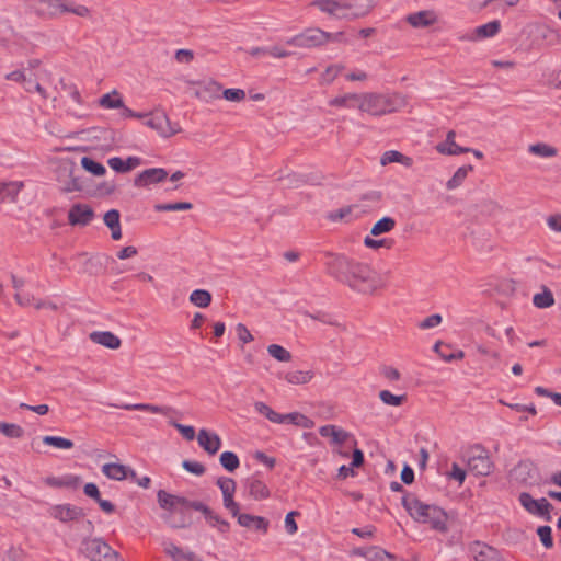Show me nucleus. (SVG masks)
Here are the masks:
<instances>
[{"instance_id": "obj_1", "label": "nucleus", "mask_w": 561, "mask_h": 561, "mask_svg": "<svg viewBox=\"0 0 561 561\" xmlns=\"http://www.w3.org/2000/svg\"><path fill=\"white\" fill-rule=\"evenodd\" d=\"M325 273L351 289L362 294H374L382 287L378 274L368 265L344 254L324 253Z\"/></svg>"}, {"instance_id": "obj_2", "label": "nucleus", "mask_w": 561, "mask_h": 561, "mask_svg": "<svg viewBox=\"0 0 561 561\" xmlns=\"http://www.w3.org/2000/svg\"><path fill=\"white\" fill-rule=\"evenodd\" d=\"M402 505L415 522L430 524L433 529L439 533L448 530L447 514L440 507L425 504L411 493L402 497Z\"/></svg>"}, {"instance_id": "obj_3", "label": "nucleus", "mask_w": 561, "mask_h": 561, "mask_svg": "<svg viewBox=\"0 0 561 561\" xmlns=\"http://www.w3.org/2000/svg\"><path fill=\"white\" fill-rule=\"evenodd\" d=\"M81 551L91 561H118L119 553L102 538H84Z\"/></svg>"}, {"instance_id": "obj_4", "label": "nucleus", "mask_w": 561, "mask_h": 561, "mask_svg": "<svg viewBox=\"0 0 561 561\" xmlns=\"http://www.w3.org/2000/svg\"><path fill=\"white\" fill-rule=\"evenodd\" d=\"M359 110L379 116L396 110L391 98L377 93H359Z\"/></svg>"}, {"instance_id": "obj_5", "label": "nucleus", "mask_w": 561, "mask_h": 561, "mask_svg": "<svg viewBox=\"0 0 561 561\" xmlns=\"http://www.w3.org/2000/svg\"><path fill=\"white\" fill-rule=\"evenodd\" d=\"M467 467L476 476H489L493 471V462L489 451L481 445H474L468 450Z\"/></svg>"}, {"instance_id": "obj_6", "label": "nucleus", "mask_w": 561, "mask_h": 561, "mask_svg": "<svg viewBox=\"0 0 561 561\" xmlns=\"http://www.w3.org/2000/svg\"><path fill=\"white\" fill-rule=\"evenodd\" d=\"M27 7L42 20L57 19L67 10V3L62 0H27Z\"/></svg>"}, {"instance_id": "obj_7", "label": "nucleus", "mask_w": 561, "mask_h": 561, "mask_svg": "<svg viewBox=\"0 0 561 561\" xmlns=\"http://www.w3.org/2000/svg\"><path fill=\"white\" fill-rule=\"evenodd\" d=\"M330 35L320 28H308L286 41V44L300 48H313L329 42Z\"/></svg>"}, {"instance_id": "obj_8", "label": "nucleus", "mask_w": 561, "mask_h": 561, "mask_svg": "<svg viewBox=\"0 0 561 561\" xmlns=\"http://www.w3.org/2000/svg\"><path fill=\"white\" fill-rule=\"evenodd\" d=\"M77 171L72 163H66L59 167L57 181L62 192L71 193L83 188V181L81 176L77 174Z\"/></svg>"}, {"instance_id": "obj_9", "label": "nucleus", "mask_w": 561, "mask_h": 561, "mask_svg": "<svg viewBox=\"0 0 561 561\" xmlns=\"http://www.w3.org/2000/svg\"><path fill=\"white\" fill-rule=\"evenodd\" d=\"M520 505L531 515L551 520L550 511L553 508L547 499L535 500L529 493L522 492L518 496Z\"/></svg>"}, {"instance_id": "obj_10", "label": "nucleus", "mask_w": 561, "mask_h": 561, "mask_svg": "<svg viewBox=\"0 0 561 561\" xmlns=\"http://www.w3.org/2000/svg\"><path fill=\"white\" fill-rule=\"evenodd\" d=\"M145 125L156 130L161 137L168 138L180 131L171 125L169 117L164 112L156 111L148 115Z\"/></svg>"}, {"instance_id": "obj_11", "label": "nucleus", "mask_w": 561, "mask_h": 561, "mask_svg": "<svg viewBox=\"0 0 561 561\" xmlns=\"http://www.w3.org/2000/svg\"><path fill=\"white\" fill-rule=\"evenodd\" d=\"M216 484L222 493V503L225 508L228 510L231 515H238L240 506L233 500L237 488L236 481L232 478L220 477L217 479Z\"/></svg>"}, {"instance_id": "obj_12", "label": "nucleus", "mask_w": 561, "mask_h": 561, "mask_svg": "<svg viewBox=\"0 0 561 561\" xmlns=\"http://www.w3.org/2000/svg\"><path fill=\"white\" fill-rule=\"evenodd\" d=\"M48 514L50 517L61 523L77 520L84 516L83 510L72 504L53 505L51 507H49Z\"/></svg>"}, {"instance_id": "obj_13", "label": "nucleus", "mask_w": 561, "mask_h": 561, "mask_svg": "<svg viewBox=\"0 0 561 561\" xmlns=\"http://www.w3.org/2000/svg\"><path fill=\"white\" fill-rule=\"evenodd\" d=\"M501 28V23L497 20L491 21L486 24L480 25L469 33L460 36L461 41L476 42L495 36Z\"/></svg>"}, {"instance_id": "obj_14", "label": "nucleus", "mask_w": 561, "mask_h": 561, "mask_svg": "<svg viewBox=\"0 0 561 561\" xmlns=\"http://www.w3.org/2000/svg\"><path fill=\"white\" fill-rule=\"evenodd\" d=\"M94 217L93 209L85 204H75L68 213V221L72 226H87Z\"/></svg>"}, {"instance_id": "obj_15", "label": "nucleus", "mask_w": 561, "mask_h": 561, "mask_svg": "<svg viewBox=\"0 0 561 561\" xmlns=\"http://www.w3.org/2000/svg\"><path fill=\"white\" fill-rule=\"evenodd\" d=\"M111 407L119 408L127 411H146L156 414H162L164 416H171L178 411L170 405H157L150 403H125V404H111Z\"/></svg>"}, {"instance_id": "obj_16", "label": "nucleus", "mask_w": 561, "mask_h": 561, "mask_svg": "<svg viewBox=\"0 0 561 561\" xmlns=\"http://www.w3.org/2000/svg\"><path fill=\"white\" fill-rule=\"evenodd\" d=\"M168 172L163 168H150L140 172L134 180V185L138 187L157 184L164 181Z\"/></svg>"}, {"instance_id": "obj_17", "label": "nucleus", "mask_w": 561, "mask_h": 561, "mask_svg": "<svg viewBox=\"0 0 561 561\" xmlns=\"http://www.w3.org/2000/svg\"><path fill=\"white\" fill-rule=\"evenodd\" d=\"M198 445L208 454L216 455L221 448L222 442L218 434L201 428L197 434Z\"/></svg>"}, {"instance_id": "obj_18", "label": "nucleus", "mask_w": 561, "mask_h": 561, "mask_svg": "<svg viewBox=\"0 0 561 561\" xmlns=\"http://www.w3.org/2000/svg\"><path fill=\"white\" fill-rule=\"evenodd\" d=\"M245 488L249 491V495L256 500H265L270 497V490L267 485L264 483V481L261 479L259 473H255L244 481Z\"/></svg>"}, {"instance_id": "obj_19", "label": "nucleus", "mask_w": 561, "mask_h": 561, "mask_svg": "<svg viewBox=\"0 0 561 561\" xmlns=\"http://www.w3.org/2000/svg\"><path fill=\"white\" fill-rule=\"evenodd\" d=\"M162 519L173 529H183L191 526V517L185 513L184 507L178 506L170 513L162 515Z\"/></svg>"}, {"instance_id": "obj_20", "label": "nucleus", "mask_w": 561, "mask_h": 561, "mask_svg": "<svg viewBox=\"0 0 561 561\" xmlns=\"http://www.w3.org/2000/svg\"><path fill=\"white\" fill-rule=\"evenodd\" d=\"M232 516L237 517L238 524L241 527L255 529L263 534H266L268 530L270 522L265 517L251 514H240V511L238 512V515Z\"/></svg>"}, {"instance_id": "obj_21", "label": "nucleus", "mask_w": 561, "mask_h": 561, "mask_svg": "<svg viewBox=\"0 0 561 561\" xmlns=\"http://www.w3.org/2000/svg\"><path fill=\"white\" fill-rule=\"evenodd\" d=\"M102 473L108 479L122 481L127 478L136 479V472L121 463H105L102 466Z\"/></svg>"}, {"instance_id": "obj_22", "label": "nucleus", "mask_w": 561, "mask_h": 561, "mask_svg": "<svg viewBox=\"0 0 561 561\" xmlns=\"http://www.w3.org/2000/svg\"><path fill=\"white\" fill-rule=\"evenodd\" d=\"M456 133L454 130H449L447 133L446 139L443 142H439L435 148L440 154L445 156H457L460 153L469 152L470 148L460 147L455 142Z\"/></svg>"}, {"instance_id": "obj_23", "label": "nucleus", "mask_w": 561, "mask_h": 561, "mask_svg": "<svg viewBox=\"0 0 561 561\" xmlns=\"http://www.w3.org/2000/svg\"><path fill=\"white\" fill-rule=\"evenodd\" d=\"M90 340L111 350H117L122 344L121 339L110 331H94L90 333Z\"/></svg>"}, {"instance_id": "obj_24", "label": "nucleus", "mask_w": 561, "mask_h": 561, "mask_svg": "<svg viewBox=\"0 0 561 561\" xmlns=\"http://www.w3.org/2000/svg\"><path fill=\"white\" fill-rule=\"evenodd\" d=\"M107 164L116 172L126 173L142 164V159L139 157H128L122 160L118 157H113L107 160Z\"/></svg>"}, {"instance_id": "obj_25", "label": "nucleus", "mask_w": 561, "mask_h": 561, "mask_svg": "<svg viewBox=\"0 0 561 561\" xmlns=\"http://www.w3.org/2000/svg\"><path fill=\"white\" fill-rule=\"evenodd\" d=\"M22 187H23L22 182L0 181V202L1 203H4V202L14 203L16 201V197H18L20 191L22 190Z\"/></svg>"}, {"instance_id": "obj_26", "label": "nucleus", "mask_w": 561, "mask_h": 561, "mask_svg": "<svg viewBox=\"0 0 561 561\" xmlns=\"http://www.w3.org/2000/svg\"><path fill=\"white\" fill-rule=\"evenodd\" d=\"M159 506L169 513L175 510L178 506H182L185 503V497L170 494L164 490H160L157 494Z\"/></svg>"}, {"instance_id": "obj_27", "label": "nucleus", "mask_w": 561, "mask_h": 561, "mask_svg": "<svg viewBox=\"0 0 561 561\" xmlns=\"http://www.w3.org/2000/svg\"><path fill=\"white\" fill-rule=\"evenodd\" d=\"M319 434L322 437H330L332 443L341 445L347 440L350 434L335 425H323L319 428Z\"/></svg>"}, {"instance_id": "obj_28", "label": "nucleus", "mask_w": 561, "mask_h": 561, "mask_svg": "<svg viewBox=\"0 0 561 561\" xmlns=\"http://www.w3.org/2000/svg\"><path fill=\"white\" fill-rule=\"evenodd\" d=\"M359 93H346L329 101L330 106L359 110Z\"/></svg>"}, {"instance_id": "obj_29", "label": "nucleus", "mask_w": 561, "mask_h": 561, "mask_svg": "<svg viewBox=\"0 0 561 561\" xmlns=\"http://www.w3.org/2000/svg\"><path fill=\"white\" fill-rule=\"evenodd\" d=\"M351 20L366 15L370 10L369 0H346Z\"/></svg>"}, {"instance_id": "obj_30", "label": "nucleus", "mask_w": 561, "mask_h": 561, "mask_svg": "<svg viewBox=\"0 0 561 561\" xmlns=\"http://www.w3.org/2000/svg\"><path fill=\"white\" fill-rule=\"evenodd\" d=\"M407 21L414 27H425L435 22V16L431 11H420L408 15Z\"/></svg>"}, {"instance_id": "obj_31", "label": "nucleus", "mask_w": 561, "mask_h": 561, "mask_svg": "<svg viewBox=\"0 0 561 561\" xmlns=\"http://www.w3.org/2000/svg\"><path fill=\"white\" fill-rule=\"evenodd\" d=\"M392 162L401 163L407 168H410L413 165V159L411 157L404 156L397 150L386 151L380 159V163L382 165H386V164L392 163Z\"/></svg>"}, {"instance_id": "obj_32", "label": "nucleus", "mask_w": 561, "mask_h": 561, "mask_svg": "<svg viewBox=\"0 0 561 561\" xmlns=\"http://www.w3.org/2000/svg\"><path fill=\"white\" fill-rule=\"evenodd\" d=\"M99 105L103 108L114 110L124 107V101L121 98L118 91L113 90L112 92L106 93L99 99Z\"/></svg>"}, {"instance_id": "obj_33", "label": "nucleus", "mask_w": 561, "mask_h": 561, "mask_svg": "<svg viewBox=\"0 0 561 561\" xmlns=\"http://www.w3.org/2000/svg\"><path fill=\"white\" fill-rule=\"evenodd\" d=\"M533 470V463L529 461H520L518 465L514 467L511 471V476L518 482L527 483L530 478V472Z\"/></svg>"}, {"instance_id": "obj_34", "label": "nucleus", "mask_w": 561, "mask_h": 561, "mask_svg": "<svg viewBox=\"0 0 561 561\" xmlns=\"http://www.w3.org/2000/svg\"><path fill=\"white\" fill-rule=\"evenodd\" d=\"M533 304L539 309L549 308L554 305V297L550 289L543 288L541 293H537L533 297Z\"/></svg>"}, {"instance_id": "obj_35", "label": "nucleus", "mask_w": 561, "mask_h": 561, "mask_svg": "<svg viewBox=\"0 0 561 561\" xmlns=\"http://www.w3.org/2000/svg\"><path fill=\"white\" fill-rule=\"evenodd\" d=\"M204 517L211 527H216L218 531H220L221 534H226L229 531L230 524L227 520L222 519L211 508L208 510Z\"/></svg>"}, {"instance_id": "obj_36", "label": "nucleus", "mask_w": 561, "mask_h": 561, "mask_svg": "<svg viewBox=\"0 0 561 561\" xmlns=\"http://www.w3.org/2000/svg\"><path fill=\"white\" fill-rule=\"evenodd\" d=\"M528 151L535 156L542 157V158H551L556 157L558 153V150L545 142H537L534 145H530L528 148Z\"/></svg>"}, {"instance_id": "obj_37", "label": "nucleus", "mask_w": 561, "mask_h": 561, "mask_svg": "<svg viewBox=\"0 0 561 561\" xmlns=\"http://www.w3.org/2000/svg\"><path fill=\"white\" fill-rule=\"evenodd\" d=\"M396 227V220L391 217H382L371 228L370 233L373 236H380L382 233L390 232Z\"/></svg>"}, {"instance_id": "obj_38", "label": "nucleus", "mask_w": 561, "mask_h": 561, "mask_svg": "<svg viewBox=\"0 0 561 561\" xmlns=\"http://www.w3.org/2000/svg\"><path fill=\"white\" fill-rule=\"evenodd\" d=\"M254 409L259 414L264 415L268 421L276 424H282L280 413L275 412L266 403L257 401L254 403Z\"/></svg>"}, {"instance_id": "obj_39", "label": "nucleus", "mask_w": 561, "mask_h": 561, "mask_svg": "<svg viewBox=\"0 0 561 561\" xmlns=\"http://www.w3.org/2000/svg\"><path fill=\"white\" fill-rule=\"evenodd\" d=\"M190 301L199 308H206L211 302V295L205 289H195L190 295Z\"/></svg>"}, {"instance_id": "obj_40", "label": "nucleus", "mask_w": 561, "mask_h": 561, "mask_svg": "<svg viewBox=\"0 0 561 561\" xmlns=\"http://www.w3.org/2000/svg\"><path fill=\"white\" fill-rule=\"evenodd\" d=\"M313 377V373L310 370H296L286 374L285 379L287 382L293 385H304L309 382Z\"/></svg>"}, {"instance_id": "obj_41", "label": "nucleus", "mask_w": 561, "mask_h": 561, "mask_svg": "<svg viewBox=\"0 0 561 561\" xmlns=\"http://www.w3.org/2000/svg\"><path fill=\"white\" fill-rule=\"evenodd\" d=\"M472 170V167L471 165H465V167H460L456 172L455 174L453 175V178L450 180L447 181L446 183V187L447 190H455L457 188L458 186L461 185V183L465 181V179L467 178L468 173Z\"/></svg>"}, {"instance_id": "obj_42", "label": "nucleus", "mask_w": 561, "mask_h": 561, "mask_svg": "<svg viewBox=\"0 0 561 561\" xmlns=\"http://www.w3.org/2000/svg\"><path fill=\"white\" fill-rule=\"evenodd\" d=\"M220 465L229 472L239 468L240 461L233 451H224L219 457Z\"/></svg>"}, {"instance_id": "obj_43", "label": "nucleus", "mask_w": 561, "mask_h": 561, "mask_svg": "<svg viewBox=\"0 0 561 561\" xmlns=\"http://www.w3.org/2000/svg\"><path fill=\"white\" fill-rule=\"evenodd\" d=\"M81 165L85 171L98 176L104 175L106 172V169L103 164L96 162L95 160L89 157H83L81 159Z\"/></svg>"}, {"instance_id": "obj_44", "label": "nucleus", "mask_w": 561, "mask_h": 561, "mask_svg": "<svg viewBox=\"0 0 561 561\" xmlns=\"http://www.w3.org/2000/svg\"><path fill=\"white\" fill-rule=\"evenodd\" d=\"M379 399L387 405L399 407L405 402L407 396H397L391 393L389 390H381L379 392Z\"/></svg>"}, {"instance_id": "obj_45", "label": "nucleus", "mask_w": 561, "mask_h": 561, "mask_svg": "<svg viewBox=\"0 0 561 561\" xmlns=\"http://www.w3.org/2000/svg\"><path fill=\"white\" fill-rule=\"evenodd\" d=\"M43 443L48 446H54L60 449H71L73 447V442L60 436H44Z\"/></svg>"}, {"instance_id": "obj_46", "label": "nucleus", "mask_w": 561, "mask_h": 561, "mask_svg": "<svg viewBox=\"0 0 561 561\" xmlns=\"http://www.w3.org/2000/svg\"><path fill=\"white\" fill-rule=\"evenodd\" d=\"M267 352L268 354L279 360V362H289L291 359V354L289 351H287L286 348H284L283 346L278 345V344H271L268 345L267 347Z\"/></svg>"}, {"instance_id": "obj_47", "label": "nucleus", "mask_w": 561, "mask_h": 561, "mask_svg": "<svg viewBox=\"0 0 561 561\" xmlns=\"http://www.w3.org/2000/svg\"><path fill=\"white\" fill-rule=\"evenodd\" d=\"M0 432L11 438H20L24 434V431L20 425L4 422H0Z\"/></svg>"}, {"instance_id": "obj_48", "label": "nucleus", "mask_w": 561, "mask_h": 561, "mask_svg": "<svg viewBox=\"0 0 561 561\" xmlns=\"http://www.w3.org/2000/svg\"><path fill=\"white\" fill-rule=\"evenodd\" d=\"M193 205L188 202L158 204L154 206L157 211H176V210H188L192 209Z\"/></svg>"}, {"instance_id": "obj_49", "label": "nucleus", "mask_w": 561, "mask_h": 561, "mask_svg": "<svg viewBox=\"0 0 561 561\" xmlns=\"http://www.w3.org/2000/svg\"><path fill=\"white\" fill-rule=\"evenodd\" d=\"M343 69V65L329 66L321 76V84H330Z\"/></svg>"}, {"instance_id": "obj_50", "label": "nucleus", "mask_w": 561, "mask_h": 561, "mask_svg": "<svg viewBox=\"0 0 561 561\" xmlns=\"http://www.w3.org/2000/svg\"><path fill=\"white\" fill-rule=\"evenodd\" d=\"M537 535L545 548L550 549L553 547L552 529L550 526H539Z\"/></svg>"}, {"instance_id": "obj_51", "label": "nucleus", "mask_w": 561, "mask_h": 561, "mask_svg": "<svg viewBox=\"0 0 561 561\" xmlns=\"http://www.w3.org/2000/svg\"><path fill=\"white\" fill-rule=\"evenodd\" d=\"M162 547L165 554L169 556L173 561H178L184 550L170 540H163Z\"/></svg>"}, {"instance_id": "obj_52", "label": "nucleus", "mask_w": 561, "mask_h": 561, "mask_svg": "<svg viewBox=\"0 0 561 561\" xmlns=\"http://www.w3.org/2000/svg\"><path fill=\"white\" fill-rule=\"evenodd\" d=\"M169 424L176 428L186 440H193L196 436L195 430L191 425H183L173 420H170Z\"/></svg>"}, {"instance_id": "obj_53", "label": "nucleus", "mask_w": 561, "mask_h": 561, "mask_svg": "<svg viewBox=\"0 0 561 561\" xmlns=\"http://www.w3.org/2000/svg\"><path fill=\"white\" fill-rule=\"evenodd\" d=\"M477 547L480 550L474 556L476 561H491L496 556V551L489 546L477 543Z\"/></svg>"}, {"instance_id": "obj_54", "label": "nucleus", "mask_w": 561, "mask_h": 561, "mask_svg": "<svg viewBox=\"0 0 561 561\" xmlns=\"http://www.w3.org/2000/svg\"><path fill=\"white\" fill-rule=\"evenodd\" d=\"M121 214L117 209H111L104 214L103 221L110 228H116L121 224Z\"/></svg>"}, {"instance_id": "obj_55", "label": "nucleus", "mask_w": 561, "mask_h": 561, "mask_svg": "<svg viewBox=\"0 0 561 561\" xmlns=\"http://www.w3.org/2000/svg\"><path fill=\"white\" fill-rule=\"evenodd\" d=\"M322 12H325L332 16L336 13V0H318L313 2Z\"/></svg>"}, {"instance_id": "obj_56", "label": "nucleus", "mask_w": 561, "mask_h": 561, "mask_svg": "<svg viewBox=\"0 0 561 561\" xmlns=\"http://www.w3.org/2000/svg\"><path fill=\"white\" fill-rule=\"evenodd\" d=\"M182 467L193 473V474H196V476H202L205 473L206 469H205V466L201 462H197V461H192V460H184L182 462Z\"/></svg>"}, {"instance_id": "obj_57", "label": "nucleus", "mask_w": 561, "mask_h": 561, "mask_svg": "<svg viewBox=\"0 0 561 561\" xmlns=\"http://www.w3.org/2000/svg\"><path fill=\"white\" fill-rule=\"evenodd\" d=\"M443 321V318L438 313L431 314L420 322L419 328L422 330H428L439 325Z\"/></svg>"}, {"instance_id": "obj_58", "label": "nucleus", "mask_w": 561, "mask_h": 561, "mask_svg": "<svg viewBox=\"0 0 561 561\" xmlns=\"http://www.w3.org/2000/svg\"><path fill=\"white\" fill-rule=\"evenodd\" d=\"M222 96L227 101L240 102L245 99V92L242 89H226L222 92Z\"/></svg>"}, {"instance_id": "obj_59", "label": "nucleus", "mask_w": 561, "mask_h": 561, "mask_svg": "<svg viewBox=\"0 0 561 561\" xmlns=\"http://www.w3.org/2000/svg\"><path fill=\"white\" fill-rule=\"evenodd\" d=\"M448 476L450 479L456 480L459 484H462L466 479V471L458 463L454 462Z\"/></svg>"}, {"instance_id": "obj_60", "label": "nucleus", "mask_w": 561, "mask_h": 561, "mask_svg": "<svg viewBox=\"0 0 561 561\" xmlns=\"http://www.w3.org/2000/svg\"><path fill=\"white\" fill-rule=\"evenodd\" d=\"M364 244L369 249H378L381 247L390 248L392 242L387 239L377 240V239H373L370 237H366L364 239Z\"/></svg>"}, {"instance_id": "obj_61", "label": "nucleus", "mask_w": 561, "mask_h": 561, "mask_svg": "<svg viewBox=\"0 0 561 561\" xmlns=\"http://www.w3.org/2000/svg\"><path fill=\"white\" fill-rule=\"evenodd\" d=\"M238 339L242 343H249L253 341V335L243 323H238L236 327Z\"/></svg>"}, {"instance_id": "obj_62", "label": "nucleus", "mask_w": 561, "mask_h": 561, "mask_svg": "<svg viewBox=\"0 0 561 561\" xmlns=\"http://www.w3.org/2000/svg\"><path fill=\"white\" fill-rule=\"evenodd\" d=\"M380 374L390 381H397L401 377L399 370L392 366H382Z\"/></svg>"}, {"instance_id": "obj_63", "label": "nucleus", "mask_w": 561, "mask_h": 561, "mask_svg": "<svg viewBox=\"0 0 561 561\" xmlns=\"http://www.w3.org/2000/svg\"><path fill=\"white\" fill-rule=\"evenodd\" d=\"M3 561H23V551L21 549L11 547L5 552Z\"/></svg>"}, {"instance_id": "obj_64", "label": "nucleus", "mask_w": 561, "mask_h": 561, "mask_svg": "<svg viewBox=\"0 0 561 561\" xmlns=\"http://www.w3.org/2000/svg\"><path fill=\"white\" fill-rule=\"evenodd\" d=\"M547 225L551 230L561 232V214L549 216L547 218Z\"/></svg>"}]
</instances>
